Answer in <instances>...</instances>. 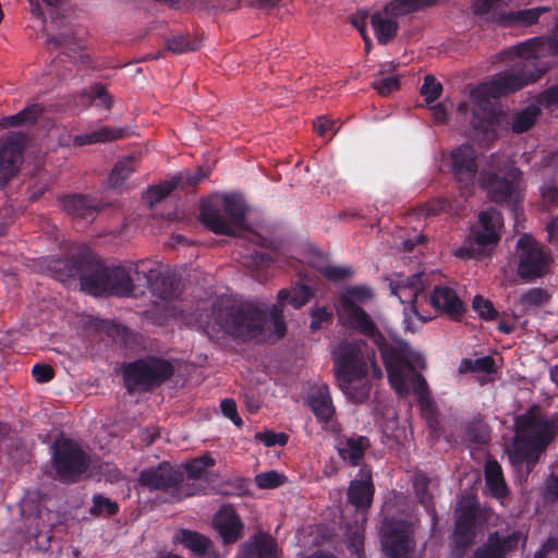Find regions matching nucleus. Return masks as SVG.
<instances>
[{
	"instance_id": "nucleus-1",
	"label": "nucleus",
	"mask_w": 558,
	"mask_h": 558,
	"mask_svg": "<svg viewBox=\"0 0 558 558\" xmlns=\"http://www.w3.org/2000/svg\"><path fill=\"white\" fill-rule=\"evenodd\" d=\"M373 298V290L366 284L345 288L338 298L342 324L376 344L380 351L389 384L398 395L405 396L409 391L408 383L411 384L422 416L432 426L436 422L437 407L426 379L415 369L425 367L424 356L420 352L413 351L403 340L390 342L386 339L372 317L361 306Z\"/></svg>"
},
{
	"instance_id": "nucleus-2",
	"label": "nucleus",
	"mask_w": 558,
	"mask_h": 558,
	"mask_svg": "<svg viewBox=\"0 0 558 558\" xmlns=\"http://www.w3.org/2000/svg\"><path fill=\"white\" fill-rule=\"evenodd\" d=\"M375 350L364 340L342 339L332 350L333 372L337 384L343 395L352 403H364L371 395L373 377L383 376L381 368L375 361Z\"/></svg>"
},
{
	"instance_id": "nucleus-3",
	"label": "nucleus",
	"mask_w": 558,
	"mask_h": 558,
	"mask_svg": "<svg viewBox=\"0 0 558 558\" xmlns=\"http://www.w3.org/2000/svg\"><path fill=\"white\" fill-rule=\"evenodd\" d=\"M136 263L129 266L102 267L93 251L85 244L72 242V270H85L80 277L81 290L94 296H128L134 292Z\"/></svg>"
},
{
	"instance_id": "nucleus-4",
	"label": "nucleus",
	"mask_w": 558,
	"mask_h": 558,
	"mask_svg": "<svg viewBox=\"0 0 558 558\" xmlns=\"http://www.w3.org/2000/svg\"><path fill=\"white\" fill-rule=\"evenodd\" d=\"M514 428V451L511 458L515 463H524L529 475L558 435V414L546 417L541 414L537 405H532L515 417Z\"/></svg>"
},
{
	"instance_id": "nucleus-5",
	"label": "nucleus",
	"mask_w": 558,
	"mask_h": 558,
	"mask_svg": "<svg viewBox=\"0 0 558 558\" xmlns=\"http://www.w3.org/2000/svg\"><path fill=\"white\" fill-rule=\"evenodd\" d=\"M518 60L513 65L493 76L488 82L482 83L471 90V97L478 104L488 102L490 99H498L542 78L548 68L532 53H520L518 45L511 48Z\"/></svg>"
},
{
	"instance_id": "nucleus-6",
	"label": "nucleus",
	"mask_w": 558,
	"mask_h": 558,
	"mask_svg": "<svg viewBox=\"0 0 558 558\" xmlns=\"http://www.w3.org/2000/svg\"><path fill=\"white\" fill-rule=\"evenodd\" d=\"M214 320L219 329L243 341L257 338L264 330L266 311L253 304L214 306Z\"/></svg>"
},
{
	"instance_id": "nucleus-7",
	"label": "nucleus",
	"mask_w": 558,
	"mask_h": 558,
	"mask_svg": "<svg viewBox=\"0 0 558 558\" xmlns=\"http://www.w3.org/2000/svg\"><path fill=\"white\" fill-rule=\"evenodd\" d=\"M246 219V210L236 195L226 194L222 198L211 197L201 205V220L216 234L233 235Z\"/></svg>"
},
{
	"instance_id": "nucleus-8",
	"label": "nucleus",
	"mask_w": 558,
	"mask_h": 558,
	"mask_svg": "<svg viewBox=\"0 0 558 558\" xmlns=\"http://www.w3.org/2000/svg\"><path fill=\"white\" fill-rule=\"evenodd\" d=\"M501 214L495 209L481 211L478 223L471 228L469 236L458 248L461 258L481 259L490 255L500 241Z\"/></svg>"
},
{
	"instance_id": "nucleus-9",
	"label": "nucleus",
	"mask_w": 558,
	"mask_h": 558,
	"mask_svg": "<svg viewBox=\"0 0 558 558\" xmlns=\"http://www.w3.org/2000/svg\"><path fill=\"white\" fill-rule=\"evenodd\" d=\"M174 366L166 359L149 355L130 362L123 367L124 385L129 391H149L169 380Z\"/></svg>"
},
{
	"instance_id": "nucleus-10",
	"label": "nucleus",
	"mask_w": 558,
	"mask_h": 558,
	"mask_svg": "<svg viewBox=\"0 0 558 558\" xmlns=\"http://www.w3.org/2000/svg\"><path fill=\"white\" fill-rule=\"evenodd\" d=\"M480 181L492 202L511 207L514 216H518L519 206L524 198L520 169L510 167L502 174L482 171Z\"/></svg>"
},
{
	"instance_id": "nucleus-11",
	"label": "nucleus",
	"mask_w": 558,
	"mask_h": 558,
	"mask_svg": "<svg viewBox=\"0 0 558 558\" xmlns=\"http://www.w3.org/2000/svg\"><path fill=\"white\" fill-rule=\"evenodd\" d=\"M135 279L144 281L150 292L161 300H174L180 293V279L171 271H162L153 260H138L135 265Z\"/></svg>"
},
{
	"instance_id": "nucleus-12",
	"label": "nucleus",
	"mask_w": 558,
	"mask_h": 558,
	"mask_svg": "<svg viewBox=\"0 0 558 558\" xmlns=\"http://www.w3.org/2000/svg\"><path fill=\"white\" fill-rule=\"evenodd\" d=\"M380 545L386 558H411L415 542L407 521L385 519L380 529Z\"/></svg>"
},
{
	"instance_id": "nucleus-13",
	"label": "nucleus",
	"mask_w": 558,
	"mask_h": 558,
	"mask_svg": "<svg viewBox=\"0 0 558 558\" xmlns=\"http://www.w3.org/2000/svg\"><path fill=\"white\" fill-rule=\"evenodd\" d=\"M486 520L487 518L476 500L461 501L456 510L452 532L456 547L461 549L470 547L476 537L477 522L482 523Z\"/></svg>"
},
{
	"instance_id": "nucleus-14",
	"label": "nucleus",
	"mask_w": 558,
	"mask_h": 558,
	"mask_svg": "<svg viewBox=\"0 0 558 558\" xmlns=\"http://www.w3.org/2000/svg\"><path fill=\"white\" fill-rule=\"evenodd\" d=\"M520 250L518 275L524 280L543 277L549 268L551 258L531 236L523 235L518 241Z\"/></svg>"
},
{
	"instance_id": "nucleus-15",
	"label": "nucleus",
	"mask_w": 558,
	"mask_h": 558,
	"mask_svg": "<svg viewBox=\"0 0 558 558\" xmlns=\"http://www.w3.org/2000/svg\"><path fill=\"white\" fill-rule=\"evenodd\" d=\"M182 471L169 462H161L141 471L138 483L149 490H160L169 495L168 501H177V488L181 485Z\"/></svg>"
},
{
	"instance_id": "nucleus-16",
	"label": "nucleus",
	"mask_w": 558,
	"mask_h": 558,
	"mask_svg": "<svg viewBox=\"0 0 558 558\" xmlns=\"http://www.w3.org/2000/svg\"><path fill=\"white\" fill-rule=\"evenodd\" d=\"M26 142L27 136L23 133H11L0 142V185L7 184L19 172Z\"/></svg>"
},
{
	"instance_id": "nucleus-17",
	"label": "nucleus",
	"mask_w": 558,
	"mask_h": 558,
	"mask_svg": "<svg viewBox=\"0 0 558 558\" xmlns=\"http://www.w3.org/2000/svg\"><path fill=\"white\" fill-rule=\"evenodd\" d=\"M521 542H526L522 531L515 530L508 535L494 531L488 534L486 542L474 550L472 558H506L508 553L519 548Z\"/></svg>"
},
{
	"instance_id": "nucleus-18",
	"label": "nucleus",
	"mask_w": 558,
	"mask_h": 558,
	"mask_svg": "<svg viewBox=\"0 0 558 558\" xmlns=\"http://www.w3.org/2000/svg\"><path fill=\"white\" fill-rule=\"evenodd\" d=\"M450 170L457 182L469 187L474 184L478 166L477 154L470 144H462L450 153Z\"/></svg>"
},
{
	"instance_id": "nucleus-19",
	"label": "nucleus",
	"mask_w": 558,
	"mask_h": 558,
	"mask_svg": "<svg viewBox=\"0 0 558 558\" xmlns=\"http://www.w3.org/2000/svg\"><path fill=\"white\" fill-rule=\"evenodd\" d=\"M33 15L41 20L43 32L47 37V44L50 49H65L68 43V21L65 17H59L58 11L51 10V21L47 24L41 7L37 0H28Z\"/></svg>"
},
{
	"instance_id": "nucleus-20",
	"label": "nucleus",
	"mask_w": 558,
	"mask_h": 558,
	"mask_svg": "<svg viewBox=\"0 0 558 558\" xmlns=\"http://www.w3.org/2000/svg\"><path fill=\"white\" fill-rule=\"evenodd\" d=\"M185 474L182 472V481L177 488V501L196 495H207L208 478L207 472L202 468L196 459L186 462L184 465Z\"/></svg>"
},
{
	"instance_id": "nucleus-21",
	"label": "nucleus",
	"mask_w": 558,
	"mask_h": 558,
	"mask_svg": "<svg viewBox=\"0 0 558 558\" xmlns=\"http://www.w3.org/2000/svg\"><path fill=\"white\" fill-rule=\"evenodd\" d=\"M360 478L351 481L348 488V501L356 509L371 507L375 487L372 478V470L368 465H362L359 471Z\"/></svg>"
},
{
	"instance_id": "nucleus-22",
	"label": "nucleus",
	"mask_w": 558,
	"mask_h": 558,
	"mask_svg": "<svg viewBox=\"0 0 558 558\" xmlns=\"http://www.w3.org/2000/svg\"><path fill=\"white\" fill-rule=\"evenodd\" d=\"M520 53H532L541 61L544 57H558V16L554 21L550 34L535 36L518 44Z\"/></svg>"
},
{
	"instance_id": "nucleus-23",
	"label": "nucleus",
	"mask_w": 558,
	"mask_h": 558,
	"mask_svg": "<svg viewBox=\"0 0 558 558\" xmlns=\"http://www.w3.org/2000/svg\"><path fill=\"white\" fill-rule=\"evenodd\" d=\"M429 302L436 310H441L452 320H461L465 312L464 303L449 287H435Z\"/></svg>"
},
{
	"instance_id": "nucleus-24",
	"label": "nucleus",
	"mask_w": 558,
	"mask_h": 558,
	"mask_svg": "<svg viewBox=\"0 0 558 558\" xmlns=\"http://www.w3.org/2000/svg\"><path fill=\"white\" fill-rule=\"evenodd\" d=\"M306 401L318 422L329 423L332 420L336 410L327 385L313 387Z\"/></svg>"
},
{
	"instance_id": "nucleus-25",
	"label": "nucleus",
	"mask_w": 558,
	"mask_h": 558,
	"mask_svg": "<svg viewBox=\"0 0 558 558\" xmlns=\"http://www.w3.org/2000/svg\"><path fill=\"white\" fill-rule=\"evenodd\" d=\"M548 7H535L495 14V21L502 27L532 26L538 23L542 14L548 12Z\"/></svg>"
},
{
	"instance_id": "nucleus-26",
	"label": "nucleus",
	"mask_w": 558,
	"mask_h": 558,
	"mask_svg": "<svg viewBox=\"0 0 558 558\" xmlns=\"http://www.w3.org/2000/svg\"><path fill=\"white\" fill-rule=\"evenodd\" d=\"M214 525L225 544H233L242 537L244 525L233 510L219 511Z\"/></svg>"
},
{
	"instance_id": "nucleus-27",
	"label": "nucleus",
	"mask_w": 558,
	"mask_h": 558,
	"mask_svg": "<svg viewBox=\"0 0 558 558\" xmlns=\"http://www.w3.org/2000/svg\"><path fill=\"white\" fill-rule=\"evenodd\" d=\"M51 452L53 476L66 483L70 480V439L64 436L56 439Z\"/></svg>"
},
{
	"instance_id": "nucleus-28",
	"label": "nucleus",
	"mask_w": 558,
	"mask_h": 558,
	"mask_svg": "<svg viewBox=\"0 0 558 558\" xmlns=\"http://www.w3.org/2000/svg\"><path fill=\"white\" fill-rule=\"evenodd\" d=\"M485 484L494 498L504 499L509 490L501 465L496 460H489L484 468Z\"/></svg>"
},
{
	"instance_id": "nucleus-29",
	"label": "nucleus",
	"mask_w": 558,
	"mask_h": 558,
	"mask_svg": "<svg viewBox=\"0 0 558 558\" xmlns=\"http://www.w3.org/2000/svg\"><path fill=\"white\" fill-rule=\"evenodd\" d=\"M447 1L448 0H391L385 5L384 12L389 16L398 17L432 8Z\"/></svg>"
},
{
	"instance_id": "nucleus-30",
	"label": "nucleus",
	"mask_w": 558,
	"mask_h": 558,
	"mask_svg": "<svg viewBox=\"0 0 558 558\" xmlns=\"http://www.w3.org/2000/svg\"><path fill=\"white\" fill-rule=\"evenodd\" d=\"M371 447V440L366 436L349 437L345 439V446L338 449L339 457L348 461L352 466H359Z\"/></svg>"
},
{
	"instance_id": "nucleus-31",
	"label": "nucleus",
	"mask_w": 558,
	"mask_h": 558,
	"mask_svg": "<svg viewBox=\"0 0 558 558\" xmlns=\"http://www.w3.org/2000/svg\"><path fill=\"white\" fill-rule=\"evenodd\" d=\"M72 222L76 219L92 222L96 219L99 211L102 209L101 204L92 197L80 194H72Z\"/></svg>"
},
{
	"instance_id": "nucleus-32",
	"label": "nucleus",
	"mask_w": 558,
	"mask_h": 558,
	"mask_svg": "<svg viewBox=\"0 0 558 558\" xmlns=\"http://www.w3.org/2000/svg\"><path fill=\"white\" fill-rule=\"evenodd\" d=\"M173 541L182 544L185 548H189L193 554L199 557L208 553V549L211 546L209 537L189 529H180L175 533Z\"/></svg>"
},
{
	"instance_id": "nucleus-33",
	"label": "nucleus",
	"mask_w": 558,
	"mask_h": 558,
	"mask_svg": "<svg viewBox=\"0 0 558 558\" xmlns=\"http://www.w3.org/2000/svg\"><path fill=\"white\" fill-rule=\"evenodd\" d=\"M126 135H128V132L125 129H122V128L112 129L109 126H101L100 129H98L96 131H93V132H89L86 134H82V135H76L73 138V144L76 146H85V145H90V144H96V143H106V142H111V141L123 138Z\"/></svg>"
},
{
	"instance_id": "nucleus-34",
	"label": "nucleus",
	"mask_w": 558,
	"mask_h": 558,
	"mask_svg": "<svg viewBox=\"0 0 558 558\" xmlns=\"http://www.w3.org/2000/svg\"><path fill=\"white\" fill-rule=\"evenodd\" d=\"M371 24L377 41L383 45L391 41L397 36L399 29L397 21L384 17L380 12L371 15Z\"/></svg>"
},
{
	"instance_id": "nucleus-35",
	"label": "nucleus",
	"mask_w": 558,
	"mask_h": 558,
	"mask_svg": "<svg viewBox=\"0 0 558 558\" xmlns=\"http://www.w3.org/2000/svg\"><path fill=\"white\" fill-rule=\"evenodd\" d=\"M313 296V290L310 286L305 283H296L290 290L281 289L278 292V304H283L288 302L294 308H301L304 306Z\"/></svg>"
},
{
	"instance_id": "nucleus-36",
	"label": "nucleus",
	"mask_w": 558,
	"mask_h": 558,
	"mask_svg": "<svg viewBox=\"0 0 558 558\" xmlns=\"http://www.w3.org/2000/svg\"><path fill=\"white\" fill-rule=\"evenodd\" d=\"M96 100H98L107 110H110L113 104L111 96L101 84H95L90 86V88L83 89L77 98H75V101L87 107Z\"/></svg>"
},
{
	"instance_id": "nucleus-37",
	"label": "nucleus",
	"mask_w": 558,
	"mask_h": 558,
	"mask_svg": "<svg viewBox=\"0 0 558 558\" xmlns=\"http://www.w3.org/2000/svg\"><path fill=\"white\" fill-rule=\"evenodd\" d=\"M541 113L538 107L531 105L515 113L512 118L511 130L515 134H522L531 130Z\"/></svg>"
},
{
	"instance_id": "nucleus-38",
	"label": "nucleus",
	"mask_w": 558,
	"mask_h": 558,
	"mask_svg": "<svg viewBox=\"0 0 558 558\" xmlns=\"http://www.w3.org/2000/svg\"><path fill=\"white\" fill-rule=\"evenodd\" d=\"M136 160L133 157L120 159L109 174V182L113 187H120L123 182L135 171Z\"/></svg>"
},
{
	"instance_id": "nucleus-39",
	"label": "nucleus",
	"mask_w": 558,
	"mask_h": 558,
	"mask_svg": "<svg viewBox=\"0 0 558 558\" xmlns=\"http://www.w3.org/2000/svg\"><path fill=\"white\" fill-rule=\"evenodd\" d=\"M208 175V171H205L202 167L196 168L195 170H183L178 174L173 175L171 179L173 183H175V189L185 190L189 187L196 186Z\"/></svg>"
},
{
	"instance_id": "nucleus-40",
	"label": "nucleus",
	"mask_w": 558,
	"mask_h": 558,
	"mask_svg": "<svg viewBox=\"0 0 558 558\" xmlns=\"http://www.w3.org/2000/svg\"><path fill=\"white\" fill-rule=\"evenodd\" d=\"M548 292L543 288H532L520 296L523 312L529 313L535 307L545 305L549 301Z\"/></svg>"
},
{
	"instance_id": "nucleus-41",
	"label": "nucleus",
	"mask_w": 558,
	"mask_h": 558,
	"mask_svg": "<svg viewBox=\"0 0 558 558\" xmlns=\"http://www.w3.org/2000/svg\"><path fill=\"white\" fill-rule=\"evenodd\" d=\"M90 459L78 446L72 440V483L81 480L89 468Z\"/></svg>"
},
{
	"instance_id": "nucleus-42",
	"label": "nucleus",
	"mask_w": 558,
	"mask_h": 558,
	"mask_svg": "<svg viewBox=\"0 0 558 558\" xmlns=\"http://www.w3.org/2000/svg\"><path fill=\"white\" fill-rule=\"evenodd\" d=\"M120 507L118 502L111 500L108 497L102 496L101 494H96L93 496V506L89 509V513L99 517H113L118 514Z\"/></svg>"
},
{
	"instance_id": "nucleus-43",
	"label": "nucleus",
	"mask_w": 558,
	"mask_h": 558,
	"mask_svg": "<svg viewBox=\"0 0 558 558\" xmlns=\"http://www.w3.org/2000/svg\"><path fill=\"white\" fill-rule=\"evenodd\" d=\"M460 372L492 374L495 372V360L490 355H485L475 360L463 359L461 361Z\"/></svg>"
},
{
	"instance_id": "nucleus-44",
	"label": "nucleus",
	"mask_w": 558,
	"mask_h": 558,
	"mask_svg": "<svg viewBox=\"0 0 558 558\" xmlns=\"http://www.w3.org/2000/svg\"><path fill=\"white\" fill-rule=\"evenodd\" d=\"M199 47L197 39L191 38L190 35H174L167 40V49L173 53H185L194 51Z\"/></svg>"
},
{
	"instance_id": "nucleus-45",
	"label": "nucleus",
	"mask_w": 558,
	"mask_h": 558,
	"mask_svg": "<svg viewBox=\"0 0 558 558\" xmlns=\"http://www.w3.org/2000/svg\"><path fill=\"white\" fill-rule=\"evenodd\" d=\"M174 190L175 183H173L172 179H170L169 181L150 186L144 194V199L150 206H154L155 204L165 199Z\"/></svg>"
},
{
	"instance_id": "nucleus-46",
	"label": "nucleus",
	"mask_w": 558,
	"mask_h": 558,
	"mask_svg": "<svg viewBox=\"0 0 558 558\" xmlns=\"http://www.w3.org/2000/svg\"><path fill=\"white\" fill-rule=\"evenodd\" d=\"M255 548L258 558H276L278 546L274 537L260 533L255 536Z\"/></svg>"
},
{
	"instance_id": "nucleus-47",
	"label": "nucleus",
	"mask_w": 558,
	"mask_h": 558,
	"mask_svg": "<svg viewBox=\"0 0 558 558\" xmlns=\"http://www.w3.org/2000/svg\"><path fill=\"white\" fill-rule=\"evenodd\" d=\"M473 310L484 320H494L499 316L498 311L495 308L493 302L482 295H476L472 302Z\"/></svg>"
},
{
	"instance_id": "nucleus-48",
	"label": "nucleus",
	"mask_w": 558,
	"mask_h": 558,
	"mask_svg": "<svg viewBox=\"0 0 558 558\" xmlns=\"http://www.w3.org/2000/svg\"><path fill=\"white\" fill-rule=\"evenodd\" d=\"M421 95L425 98V101L430 105L432 102L436 101L441 93H442V85L440 82L436 80L435 76L428 74L424 77V83L421 86Z\"/></svg>"
},
{
	"instance_id": "nucleus-49",
	"label": "nucleus",
	"mask_w": 558,
	"mask_h": 558,
	"mask_svg": "<svg viewBox=\"0 0 558 558\" xmlns=\"http://www.w3.org/2000/svg\"><path fill=\"white\" fill-rule=\"evenodd\" d=\"M40 114V108L38 106H32L26 108L14 116H10L3 120L4 125L15 126L22 123H33L37 120Z\"/></svg>"
},
{
	"instance_id": "nucleus-50",
	"label": "nucleus",
	"mask_w": 558,
	"mask_h": 558,
	"mask_svg": "<svg viewBox=\"0 0 558 558\" xmlns=\"http://www.w3.org/2000/svg\"><path fill=\"white\" fill-rule=\"evenodd\" d=\"M284 475L277 471L259 473L255 476V483L259 489H274L284 483Z\"/></svg>"
},
{
	"instance_id": "nucleus-51",
	"label": "nucleus",
	"mask_w": 558,
	"mask_h": 558,
	"mask_svg": "<svg viewBox=\"0 0 558 558\" xmlns=\"http://www.w3.org/2000/svg\"><path fill=\"white\" fill-rule=\"evenodd\" d=\"M250 480L236 476L222 484L221 493L225 495L244 496L248 494Z\"/></svg>"
},
{
	"instance_id": "nucleus-52",
	"label": "nucleus",
	"mask_w": 558,
	"mask_h": 558,
	"mask_svg": "<svg viewBox=\"0 0 558 558\" xmlns=\"http://www.w3.org/2000/svg\"><path fill=\"white\" fill-rule=\"evenodd\" d=\"M319 272L330 282H341L353 275L351 266L328 265L320 268Z\"/></svg>"
},
{
	"instance_id": "nucleus-53",
	"label": "nucleus",
	"mask_w": 558,
	"mask_h": 558,
	"mask_svg": "<svg viewBox=\"0 0 558 558\" xmlns=\"http://www.w3.org/2000/svg\"><path fill=\"white\" fill-rule=\"evenodd\" d=\"M47 270L54 279L68 284L70 279V264L66 258L51 259Z\"/></svg>"
},
{
	"instance_id": "nucleus-54",
	"label": "nucleus",
	"mask_w": 558,
	"mask_h": 558,
	"mask_svg": "<svg viewBox=\"0 0 558 558\" xmlns=\"http://www.w3.org/2000/svg\"><path fill=\"white\" fill-rule=\"evenodd\" d=\"M255 439L266 447L286 446L289 440V436L286 433H276L271 429L258 432L255 434Z\"/></svg>"
},
{
	"instance_id": "nucleus-55",
	"label": "nucleus",
	"mask_w": 558,
	"mask_h": 558,
	"mask_svg": "<svg viewBox=\"0 0 558 558\" xmlns=\"http://www.w3.org/2000/svg\"><path fill=\"white\" fill-rule=\"evenodd\" d=\"M269 316L274 325V333L279 338H283L287 332L283 310L281 304H274L269 311Z\"/></svg>"
},
{
	"instance_id": "nucleus-56",
	"label": "nucleus",
	"mask_w": 558,
	"mask_h": 558,
	"mask_svg": "<svg viewBox=\"0 0 558 558\" xmlns=\"http://www.w3.org/2000/svg\"><path fill=\"white\" fill-rule=\"evenodd\" d=\"M72 64L81 63L83 68H94L93 58L88 51V49L84 46H81L74 43L72 38Z\"/></svg>"
},
{
	"instance_id": "nucleus-57",
	"label": "nucleus",
	"mask_w": 558,
	"mask_h": 558,
	"mask_svg": "<svg viewBox=\"0 0 558 558\" xmlns=\"http://www.w3.org/2000/svg\"><path fill=\"white\" fill-rule=\"evenodd\" d=\"M399 78L396 76H387L377 78L372 83V87L381 96H387L399 88Z\"/></svg>"
},
{
	"instance_id": "nucleus-58",
	"label": "nucleus",
	"mask_w": 558,
	"mask_h": 558,
	"mask_svg": "<svg viewBox=\"0 0 558 558\" xmlns=\"http://www.w3.org/2000/svg\"><path fill=\"white\" fill-rule=\"evenodd\" d=\"M220 409L223 416L229 418L236 427H242L243 421L238 413L236 403L233 399L221 400Z\"/></svg>"
},
{
	"instance_id": "nucleus-59",
	"label": "nucleus",
	"mask_w": 558,
	"mask_h": 558,
	"mask_svg": "<svg viewBox=\"0 0 558 558\" xmlns=\"http://www.w3.org/2000/svg\"><path fill=\"white\" fill-rule=\"evenodd\" d=\"M450 208V201L444 197H438L426 203L424 210L426 216H437L440 213L449 211Z\"/></svg>"
},
{
	"instance_id": "nucleus-60",
	"label": "nucleus",
	"mask_w": 558,
	"mask_h": 558,
	"mask_svg": "<svg viewBox=\"0 0 558 558\" xmlns=\"http://www.w3.org/2000/svg\"><path fill=\"white\" fill-rule=\"evenodd\" d=\"M544 498L549 502L558 501V472H551L546 478Z\"/></svg>"
},
{
	"instance_id": "nucleus-61",
	"label": "nucleus",
	"mask_w": 558,
	"mask_h": 558,
	"mask_svg": "<svg viewBox=\"0 0 558 558\" xmlns=\"http://www.w3.org/2000/svg\"><path fill=\"white\" fill-rule=\"evenodd\" d=\"M335 121L329 120L325 117H319L314 122V129L316 133L322 137H332L337 133V130H335Z\"/></svg>"
},
{
	"instance_id": "nucleus-62",
	"label": "nucleus",
	"mask_w": 558,
	"mask_h": 558,
	"mask_svg": "<svg viewBox=\"0 0 558 558\" xmlns=\"http://www.w3.org/2000/svg\"><path fill=\"white\" fill-rule=\"evenodd\" d=\"M538 102L546 108L558 106V84L543 90L539 94Z\"/></svg>"
},
{
	"instance_id": "nucleus-63",
	"label": "nucleus",
	"mask_w": 558,
	"mask_h": 558,
	"mask_svg": "<svg viewBox=\"0 0 558 558\" xmlns=\"http://www.w3.org/2000/svg\"><path fill=\"white\" fill-rule=\"evenodd\" d=\"M519 316L514 313L506 314L502 313L501 319L498 323L497 329L505 335H509L514 331Z\"/></svg>"
},
{
	"instance_id": "nucleus-64",
	"label": "nucleus",
	"mask_w": 558,
	"mask_h": 558,
	"mask_svg": "<svg viewBox=\"0 0 558 558\" xmlns=\"http://www.w3.org/2000/svg\"><path fill=\"white\" fill-rule=\"evenodd\" d=\"M469 438L476 444H486L488 441V434L483 426L471 424L466 428Z\"/></svg>"
}]
</instances>
